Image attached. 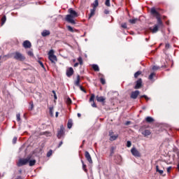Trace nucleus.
<instances>
[{"label":"nucleus","instance_id":"obj_26","mask_svg":"<svg viewBox=\"0 0 179 179\" xmlns=\"http://www.w3.org/2000/svg\"><path fill=\"white\" fill-rule=\"evenodd\" d=\"M138 20H139L138 18H134V19L129 20V22L131 24H135V23L138 22Z\"/></svg>","mask_w":179,"mask_h":179},{"label":"nucleus","instance_id":"obj_14","mask_svg":"<svg viewBox=\"0 0 179 179\" xmlns=\"http://www.w3.org/2000/svg\"><path fill=\"white\" fill-rule=\"evenodd\" d=\"M159 25H155L153 28L150 27V31H152V33H157V31H159Z\"/></svg>","mask_w":179,"mask_h":179},{"label":"nucleus","instance_id":"obj_3","mask_svg":"<svg viewBox=\"0 0 179 179\" xmlns=\"http://www.w3.org/2000/svg\"><path fill=\"white\" fill-rule=\"evenodd\" d=\"M30 161V157H27L24 159H20L17 163V166L18 167H22V166H25V164H27Z\"/></svg>","mask_w":179,"mask_h":179},{"label":"nucleus","instance_id":"obj_41","mask_svg":"<svg viewBox=\"0 0 179 179\" xmlns=\"http://www.w3.org/2000/svg\"><path fill=\"white\" fill-rule=\"evenodd\" d=\"M67 104H71L72 103V100L70 98H68L66 99Z\"/></svg>","mask_w":179,"mask_h":179},{"label":"nucleus","instance_id":"obj_19","mask_svg":"<svg viewBox=\"0 0 179 179\" xmlns=\"http://www.w3.org/2000/svg\"><path fill=\"white\" fill-rule=\"evenodd\" d=\"M150 134V130L145 129L143 131H142V135H143V136H149Z\"/></svg>","mask_w":179,"mask_h":179},{"label":"nucleus","instance_id":"obj_43","mask_svg":"<svg viewBox=\"0 0 179 179\" xmlns=\"http://www.w3.org/2000/svg\"><path fill=\"white\" fill-rule=\"evenodd\" d=\"M16 117H17V121L18 122L20 121V115L19 113L16 115Z\"/></svg>","mask_w":179,"mask_h":179},{"label":"nucleus","instance_id":"obj_5","mask_svg":"<svg viewBox=\"0 0 179 179\" xmlns=\"http://www.w3.org/2000/svg\"><path fill=\"white\" fill-rule=\"evenodd\" d=\"M131 152L133 156H134L135 157H141V152H139V151H138L136 148H131Z\"/></svg>","mask_w":179,"mask_h":179},{"label":"nucleus","instance_id":"obj_11","mask_svg":"<svg viewBox=\"0 0 179 179\" xmlns=\"http://www.w3.org/2000/svg\"><path fill=\"white\" fill-rule=\"evenodd\" d=\"M24 48H31V43L29 41H24L22 43Z\"/></svg>","mask_w":179,"mask_h":179},{"label":"nucleus","instance_id":"obj_12","mask_svg":"<svg viewBox=\"0 0 179 179\" xmlns=\"http://www.w3.org/2000/svg\"><path fill=\"white\" fill-rule=\"evenodd\" d=\"M72 75H73V69L70 67L66 70V76H68V78H71Z\"/></svg>","mask_w":179,"mask_h":179},{"label":"nucleus","instance_id":"obj_63","mask_svg":"<svg viewBox=\"0 0 179 179\" xmlns=\"http://www.w3.org/2000/svg\"><path fill=\"white\" fill-rule=\"evenodd\" d=\"M0 59H1V57H0Z\"/></svg>","mask_w":179,"mask_h":179},{"label":"nucleus","instance_id":"obj_18","mask_svg":"<svg viewBox=\"0 0 179 179\" xmlns=\"http://www.w3.org/2000/svg\"><path fill=\"white\" fill-rule=\"evenodd\" d=\"M96 100L99 103H104V101L106 100V98H104L103 96H96Z\"/></svg>","mask_w":179,"mask_h":179},{"label":"nucleus","instance_id":"obj_44","mask_svg":"<svg viewBox=\"0 0 179 179\" xmlns=\"http://www.w3.org/2000/svg\"><path fill=\"white\" fill-rule=\"evenodd\" d=\"M17 141V137H14L13 139V143H16V142Z\"/></svg>","mask_w":179,"mask_h":179},{"label":"nucleus","instance_id":"obj_34","mask_svg":"<svg viewBox=\"0 0 179 179\" xmlns=\"http://www.w3.org/2000/svg\"><path fill=\"white\" fill-rule=\"evenodd\" d=\"M141 74H142V71H138L134 73V78H138V76H139V75H141Z\"/></svg>","mask_w":179,"mask_h":179},{"label":"nucleus","instance_id":"obj_36","mask_svg":"<svg viewBox=\"0 0 179 179\" xmlns=\"http://www.w3.org/2000/svg\"><path fill=\"white\" fill-rule=\"evenodd\" d=\"M82 164H83V169L85 171H87V169H86V165L85 164V162L83 161H81Z\"/></svg>","mask_w":179,"mask_h":179},{"label":"nucleus","instance_id":"obj_40","mask_svg":"<svg viewBox=\"0 0 179 179\" xmlns=\"http://www.w3.org/2000/svg\"><path fill=\"white\" fill-rule=\"evenodd\" d=\"M100 80L102 85H106V80L104 78H101Z\"/></svg>","mask_w":179,"mask_h":179},{"label":"nucleus","instance_id":"obj_32","mask_svg":"<svg viewBox=\"0 0 179 179\" xmlns=\"http://www.w3.org/2000/svg\"><path fill=\"white\" fill-rule=\"evenodd\" d=\"M156 171L159 173V174H163V173H164V171L159 169L158 165L156 166Z\"/></svg>","mask_w":179,"mask_h":179},{"label":"nucleus","instance_id":"obj_45","mask_svg":"<svg viewBox=\"0 0 179 179\" xmlns=\"http://www.w3.org/2000/svg\"><path fill=\"white\" fill-rule=\"evenodd\" d=\"M171 169H172L171 166H169V167L167 168V169H166L167 173H171Z\"/></svg>","mask_w":179,"mask_h":179},{"label":"nucleus","instance_id":"obj_25","mask_svg":"<svg viewBox=\"0 0 179 179\" xmlns=\"http://www.w3.org/2000/svg\"><path fill=\"white\" fill-rule=\"evenodd\" d=\"M92 6L94 9H96V8L99 6V0H95L92 4Z\"/></svg>","mask_w":179,"mask_h":179},{"label":"nucleus","instance_id":"obj_2","mask_svg":"<svg viewBox=\"0 0 179 179\" xmlns=\"http://www.w3.org/2000/svg\"><path fill=\"white\" fill-rule=\"evenodd\" d=\"M14 59H16L17 61H24L26 59V57L23 56V55L19 52H15L13 54Z\"/></svg>","mask_w":179,"mask_h":179},{"label":"nucleus","instance_id":"obj_17","mask_svg":"<svg viewBox=\"0 0 179 179\" xmlns=\"http://www.w3.org/2000/svg\"><path fill=\"white\" fill-rule=\"evenodd\" d=\"M151 13H152V15L155 16L156 18L157 17V16H160V14H159V13L157 12V10H156L155 8H152L151 9Z\"/></svg>","mask_w":179,"mask_h":179},{"label":"nucleus","instance_id":"obj_10","mask_svg":"<svg viewBox=\"0 0 179 179\" xmlns=\"http://www.w3.org/2000/svg\"><path fill=\"white\" fill-rule=\"evenodd\" d=\"M64 127L61 126L60 127V130L57 132V138L59 139H61V138H62L64 136Z\"/></svg>","mask_w":179,"mask_h":179},{"label":"nucleus","instance_id":"obj_7","mask_svg":"<svg viewBox=\"0 0 179 179\" xmlns=\"http://www.w3.org/2000/svg\"><path fill=\"white\" fill-rule=\"evenodd\" d=\"M139 91L138 90H136L134 92H132L131 94V99H133L134 100L138 98V96H139Z\"/></svg>","mask_w":179,"mask_h":179},{"label":"nucleus","instance_id":"obj_28","mask_svg":"<svg viewBox=\"0 0 179 179\" xmlns=\"http://www.w3.org/2000/svg\"><path fill=\"white\" fill-rule=\"evenodd\" d=\"M67 29L69 30V31H71V33H73L75 31H78V30L74 29L73 28H72V27L71 26H67Z\"/></svg>","mask_w":179,"mask_h":179},{"label":"nucleus","instance_id":"obj_54","mask_svg":"<svg viewBox=\"0 0 179 179\" xmlns=\"http://www.w3.org/2000/svg\"><path fill=\"white\" fill-rule=\"evenodd\" d=\"M92 107L96 108V107H97V106L96 105V103L94 102H93L92 103Z\"/></svg>","mask_w":179,"mask_h":179},{"label":"nucleus","instance_id":"obj_15","mask_svg":"<svg viewBox=\"0 0 179 179\" xmlns=\"http://www.w3.org/2000/svg\"><path fill=\"white\" fill-rule=\"evenodd\" d=\"M157 24H155V25L158 26V27H162L163 22H162V19L160 18V16L157 17Z\"/></svg>","mask_w":179,"mask_h":179},{"label":"nucleus","instance_id":"obj_51","mask_svg":"<svg viewBox=\"0 0 179 179\" xmlns=\"http://www.w3.org/2000/svg\"><path fill=\"white\" fill-rule=\"evenodd\" d=\"M28 55H30V57H33V52L29 51L28 52Z\"/></svg>","mask_w":179,"mask_h":179},{"label":"nucleus","instance_id":"obj_6","mask_svg":"<svg viewBox=\"0 0 179 179\" xmlns=\"http://www.w3.org/2000/svg\"><path fill=\"white\" fill-rule=\"evenodd\" d=\"M69 13H70L69 15L72 16L74 18L78 17L79 16V15H78V13H76V11H75L72 8L69 9Z\"/></svg>","mask_w":179,"mask_h":179},{"label":"nucleus","instance_id":"obj_62","mask_svg":"<svg viewBox=\"0 0 179 179\" xmlns=\"http://www.w3.org/2000/svg\"><path fill=\"white\" fill-rule=\"evenodd\" d=\"M83 143H85V141H83Z\"/></svg>","mask_w":179,"mask_h":179},{"label":"nucleus","instance_id":"obj_42","mask_svg":"<svg viewBox=\"0 0 179 179\" xmlns=\"http://www.w3.org/2000/svg\"><path fill=\"white\" fill-rule=\"evenodd\" d=\"M131 145H132V143H131V141H127V148H131Z\"/></svg>","mask_w":179,"mask_h":179},{"label":"nucleus","instance_id":"obj_37","mask_svg":"<svg viewBox=\"0 0 179 179\" xmlns=\"http://www.w3.org/2000/svg\"><path fill=\"white\" fill-rule=\"evenodd\" d=\"M157 69H160V67L157 66H152V71H157Z\"/></svg>","mask_w":179,"mask_h":179},{"label":"nucleus","instance_id":"obj_58","mask_svg":"<svg viewBox=\"0 0 179 179\" xmlns=\"http://www.w3.org/2000/svg\"><path fill=\"white\" fill-rule=\"evenodd\" d=\"M58 114H59V113H58V112H56V113H55V117H56V118H57Z\"/></svg>","mask_w":179,"mask_h":179},{"label":"nucleus","instance_id":"obj_33","mask_svg":"<svg viewBox=\"0 0 179 179\" xmlns=\"http://www.w3.org/2000/svg\"><path fill=\"white\" fill-rule=\"evenodd\" d=\"M78 61L80 65H83V59H82V57H79L78 58Z\"/></svg>","mask_w":179,"mask_h":179},{"label":"nucleus","instance_id":"obj_4","mask_svg":"<svg viewBox=\"0 0 179 179\" xmlns=\"http://www.w3.org/2000/svg\"><path fill=\"white\" fill-rule=\"evenodd\" d=\"M75 19L74 17H72V15H70L69 14L66 16V21L69 23H71V24H75Z\"/></svg>","mask_w":179,"mask_h":179},{"label":"nucleus","instance_id":"obj_22","mask_svg":"<svg viewBox=\"0 0 179 179\" xmlns=\"http://www.w3.org/2000/svg\"><path fill=\"white\" fill-rule=\"evenodd\" d=\"M155 76H156V73H151L150 75L148 77L149 80H152V82H155V80H153V78H155Z\"/></svg>","mask_w":179,"mask_h":179},{"label":"nucleus","instance_id":"obj_39","mask_svg":"<svg viewBox=\"0 0 179 179\" xmlns=\"http://www.w3.org/2000/svg\"><path fill=\"white\" fill-rule=\"evenodd\" d=\"M52 155V151L50 150L48 153H47V157H50Z\"/></svg>","mask_w":179,"mask_h":179},{"label":"nucleus","instance_id":"obj_53","mask_svg":"<svg viewBox=\"0 0 179 179\" xmlns=\"http://www.w3.org/2000/svg\"><path fill=\"white\" fill-rule=\"evenodd\" d=\"M141 97H144L145 100H149V98L146 95L141 96Z\"/></svg>","mask_w":179,"mask_h":179},{"label":"nucleus","instance_id":"obj_38","mask_svg":"<svg viewBox=\"0 0 179 179\" xmlns=\"http://www.w3.org/2000/svg\"><path fill=\"white\" fill-rule=\"evenodd\" d=\"M105 4L106 6H111V4L110 3V0H106Z\"/></svg>","mask_w":179,"mask_h":179},{"label":"nucleus","instance_id":"obj_30","mask_svg":"<svg viewBox=\"0 0 179 179\" xmlns=\"http://www.w3.org/2000/svg\"><path fill=\"white\" fill-rule=\"evenodd\" d=\"M5 22H6V15H3L1 18V26L5 24Z\"/></svg>","mask_w":179,"mask_h":179},{"label":"nucleus","instance_id":"obj_49","mask_svg":"<svg viewBox=\"0 0 179 179\" xmlns=\"http://www.w3.org/2000/svg\"><path fill=\"white\" fill-rule=\"evenodd\" d=\"M165 48H166V50H169V48H170V44L166 43V45H165Z\"/></svg>","mask_w":179,"mask_h":179},{"label":"nucleus","instance_id":"obj_9","mask_svg":"<svg viewBox=\"0 0 179 179\" xmlns=\"http://www.w3.org/2000/svg\"><path fill=\"white\" fill-rule=\"evenodd\" d=\"M110 141H115L118 138V134H114L112 131H109Z\"/></svg>","mask_w":179,"mask_h":179},{"label":"nucleus","instance_id":"obj_31","mask_svg":"<svg viewBox=\"0 0 179 179\" xmlns=\"http://www.w3.org/2000/svg\"><path fill=\"white\" fill-rule=\"evenodd\" d=\"M28 163H29L30 166H34V164H36V160L35 159H32V160L29 159Z\"/></svg>","mask_w":179,"mask_h":179},{"label":"nucleus","instance_id":"obj_23","mask_svg":"<svg viewBox=\"0 0 179 179\" xmlns=\"http://www.w3.org/2000/svg\"><path fill=\"white\" fill-rule=\"evenodd\" d=\"M49 113H50V117H54V107L53 106L49 108Z\"/></svg>","mask_w":179,"mask_h":179},{"label":"nucleus","instance_id":"obj_27","mask_svg":"<svg viewBox=\"0 0 179 179\" xmlns=\"http://www.w3.org/2000/svg\"><path fill=\"white\" fill-rule=\"evenodd\" d=\"M92 69H94V71H95L96 72H99V71H100V69L99 68V66L97 64H93L92 65Z\"/></svg>","mask_w":179,"mask_h":179},{"label":"nucleus","instance_id":"obj_55","mask_svg":"<svg viewBox=\"0 0 179 179\" xmlns=\"http://www.w3.org/2000/svg\"><path fill=\"white\" fill-rule=\"evenodd\" d=\"M79 66V63H75L74 64V67L76 68L77 66Z\"/></svg>","mask_w":179,"mask_h":179},{"label":"nucleus","instance_id":"obj_20","mask_svg":"<svg viewBox=\"0 0 179 179\" xmlns=\"http://www.w3.org/2000/svg\"><path fill=\"white\" fill-rule=\"evenodd\" d=\"M95 13H96V8L91 9L89 19H91L92 17V16H94Z\"/></svg>","mask_w":179,"mask_h":179},{"label":"nucleus","instance_id":"obj_1","mask_svg":"<svg viewBox=\"0 0 179 179\" xmlns=\"http://www.w3.org/2000/svg\"><path fill=\"white\" fill-rule=\"evenodd\" d=\"M48 58L50 59V61H51V62L52 64H55V62H57V61H58V59L57 58V56H55L54 55V50H50L48 52Z\"/></svg>","mask_w":179,"mask_h":179},{"label":"nucleus","instance_id":"obj_46","mask_svg":"<svg viewBox=\"0 0 179 179\" xmlns=\"http://www.w3.org/2000/svg\"><path fill=\"white\" fill-rule=\"evenodd\" d=\"M80 89L82 92H84V93H86V90H85V88L82 86H80Z\"/></svg>","mask_w":179,"mask_h":179},{"label":"nucleus","instance_id":"obj_47","mask_svg":"<svg viewBox=\"0 0 179 179\" xmlns=\"http://www.w3.org/2000/svg\"><path fill=\"white\" fill-rule=\"evenodd\" d=\"M30 106H31V107L29 108V110H33V108H34V106L33 105V103H32V102L30 103Z\"/></svg>","mask_w":179,"mask_h":179},{"label":"nucleus","instance_id":"obj_48","mask_svg":"<svg viewBox=\"0 0 179 179\" xmlns=\"http://www.w3.org/2000/svg\"><path fill=\"white\" fill-rule=\"evenodd\" d=\"M122 27L123 29H127V23H123V24H122Z\"/></svg>","mask_w":179,"mask_h":179},{"label":"nucleus","instance_id":"obj_60","mask_svg":"<svg viewBox=\"0 0 179 179\" xmlns=\"http://www.w3.org/2000/svg\"><path fill=\"white\" fill-rule=\"evenodd\" d=\"M78 117H80V113H78Z\"/></svg>","mask_w":179,"mask_h":179},{"label":"nucleus","instance_id":"obj_13","mask_svg":"<svg viewBox=\"0 0 179 179\" xmlns=\"http://www.w3.org/2000/svg\"><path fill=\"white\" fill-rule=\"evenodd\" d=\"M141 87H142V78H139L136 81V86L134 87V89H141Z\"/></svg>","mask_w":179,"mask_h":179},{"label":"nucleus","instance_id":"obj_50","mask_svg":"<svg viewBox=\"0 0 179 179\" xmlns=\"http://www.w3.org/2000/svg\"><path fill=\"white\" fill-rule=\"evenodd\" d=\"M52 93L54 94L55 100H57V94H55V91H52Z\"/></svg>","mask_w":179,"mask_h":179},{"label":"nucleus","instance_id":"obj_52","mask_svg":"<svg viewBox=\"0 0 179 179\" xmlns=\"http://www.w3.org/2000/svg\"><path fill=\"white\" fill-rule=\"evenodd\" d=\"M104 13L105 15H108V13H110V11L108 10H105Z\"/></svg>","mask_w":179,"mask_h":179},{"label":"nucleus","instance_id":"obj_21","mask_svg":"<svg viewBox=\"0 0 179 179\" xmlns=\"http://www.w3.org/2000/svg\"><path fill=\"white\" fill-rule=\"evenodd\" d=\"M76 86H80V76H77V80L75 81Z\"/></svg>","mask_w":179,"mask_h":179},{"label":"nucleus","instance_id":"obj_8","mask_svg":"<svg viewBox=\"0 0 179 179\" xmlns=\"http://www.w3.org/2000/svg\"><path fill=\"white\" fill-rule=\"evenodd\" d=\"M85 159H87V162H89V163L90 164L93 163V160L92 159V156H90V153H89V152L85 151Z\"/></svg>","mask_w":179,"mask_h":179},{"label":"nucleus","instance_id":"obj_35","mask_svg":"<svg viewBox=\"0 0 179 179\" xmlns=\"http://www.w3.org/2000/svg\"><path fill=\"white\" fill-rule=\"evenodd\" d=\"M94 97H95L94 94H92L91 95L90 99V102L92 101V103H94Z\"/></svg>","mask_w":179,"mask_h":179},{"label":"nucleus","instance_id":"obj_61","mask_svg":"<svg viewBox=\"0 0 179 179\" xmlns=\"http://www.w3.org/2000/svg\"><path fill=\"white\" fill-rule=\"evenodd\" d=\"M113 150H114V148L112 149L111 153H114Z\"/></svg>","mask_w":179,"mask_h":179},{"label":"nucleus","instance_id":"obj_56","mask_svg":"<svg viewBox=\"0 0 179 179\" xmlns=\"http://www.w3.org/2000/svg\"><path fill=\"white\" fill-rule=\"evenodd\" d=\"M39 64L41 66H42V68H44V64H43V62H40Z\"/></svg>","mask_w":179,"mask_h":179},{"label":"nucleus","instance_id":"obj_59","mask_svg":"<svg viewBox=\"0 0 179 179\" xmlns=\"http://www.w3.org/2000/svg\"><path fill=\"white\" fill-rule=\"evenodd\" d=\"M129 124H131V122H126V125H129Z\"/></svg>","mask_w":179,"mask_h":179},{"label":"nucleus","instance_id":"obj_24","mask_svg":"<svg viewBox=\"0 0 179 179\" xmlns=\"http://www.w3.org/2000/svg\"><path fill=\"white\" fill-rule=\"evenodd\" d=\"M145 121L146 122H153V121H155V119H153V117H150V116H148L145 118Z\"/></svg>","mask_w":179,"mask_h":179},{"label":"nucleus","instance_id":"obj_29","mask_svg":"<svg viewBox=\"0 0 179 179\" xmlns=\"http://www.w3.org/2000/svg\"><path fill=\"white\" fill-rule=\"evenodd\" d=\"M72 120H69L68 123H67V127L69 129H71L72 128Z\"/></svg>","mask_w":179,"mask_h":179},{"label":"nucleus","instance_id":"obj_57","mask_svg":"<svg viewBox=\"0 0 179 179\" xmlns=\"http://www.w3.org/2000/svg\"><path fill=\"white\" fill-rule=\"evenodd\" d=\"M62 141H61L59 143V148H60V146H62Z\"/></svg>","mask_w":179,"mask_h":179},{"label":"nucleus","instance_id":"obj_16","mask_svg":"<svg viewBox=\"0 0 179 179\" xmlns=\"http://www.w3.org/2000/svg\"><path fill=\"white\" fill-rule=\"evenodd\" d=\"M51 33L50 32V31L49 30H43V31H42V33H41V36H43V37H47V36H50V34Z\"/></svg>","mask_w":179,"mask_h":179}]
</instances>
